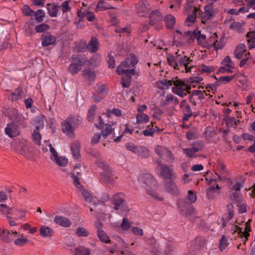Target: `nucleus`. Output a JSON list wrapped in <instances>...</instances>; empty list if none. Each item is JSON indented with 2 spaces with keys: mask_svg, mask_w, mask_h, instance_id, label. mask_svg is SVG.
<instances>
[{
  "mask_svg": "<svg viewBox=\"0 0 255 255\" xmlns=\"http://www.w3.org/2000/svg\"><path fill=\"white\" fill-rule=\"evenodd\" d=\"M168 64L174 69L181 72L193 73L196 72V68L192 64V60L183 53L176 52L167 59Z\"/></svg>",
  "mask_w": 255,
  "mask_h": 255,
  "instance_id": "nucleus-1",
  "label": "nucleus"
},
{
  "mask_svg": "<svg viewBox=\"0 0 255 255\" xmlns=\"http://www.w3.org/2000/svg\"><path fill=\"white\" fill-rule=\"evenodd\" d=\"M138 181L142 187L145 189L146 194L149 197L158 201L163 200V197L157 191L158 185L157 182L151 174L149 173L140 174L138 177Z\"/></svg>",
  "mask_w": 255,
  "mask_h": 255,
  "instance_id": "nucleus-2",
  "label": "nucleus"
},
{
  "mask_svg": "<svg viewBox=\"0 0 255 255\" xmlns=\"http://www.w3.org/2000/svg\"><path fill=\"white\" fill-rule=\"evenodd\" d=\"M202 81L203 78L200 76L189 77L185 82L180 79H174L172 90L179 96L184 97L186 95L185 91L188 92L191 88L198 87Z\"/></svg>",
  "mask_w": 255,
  "mask_h": 255,
  "instance_id": "nucleus-3",
  "label": "nucleus"
},
{
  "mask_svg": "<svg viewBox=\"0 0 255 255\" xmlns=\"http://www.w3.org/2000/svg\"><path fill=\"white\" fill-rule=\"evenodd\" d=\"M117 73L123 75L122 84L123 87H128L130 85L131 78L135 74L134 69L126 60L117 67Z\"/></svg>",
  "mask_w": 255,
  "mask_h": 255,
  "instance_id": "nucleus-4",
  "label": "nucleus"
},
{
  "mask_svg": "<svg viewBox=\"0 0 255 255\" xmlns=\"http://www.w3.org/2000/svg\"><path fill=\"white\" fill-rule=\"evenodd\" d=\"M246 179L244 176L237 177L231 183L230 191L232 193V198L238 203H241L243 196L240 192L241 189L244 187Z\"/></svg>",
  "mask_w": 255,
  "mask_h": 255,
  "instance_id": "nucleus-5",
  "label": "nucleus"
},
{
  "mask_svg": "<svg viewBox=\"0 0 255 255\" xmlns=\"http://www.w3.org/2000/svg\"><path fill=\"white\" fill-rule=\"evenodd\" d=\"M12 148L24 157L31 160L33 157L32 148L25 140H16L12 145Z\"/></svg>",
  "mask_w": 255,
  "mask_h": 255,
  "instance_id": "nucleus-6",
  "label": "nucleus"
},
{
  "mask_svg": "<svg viewBox=\"0 0 255 255\" xmlns=\"http://www.w3.org/2000/svg\"><path fill=\"white\" fill-rule=\"evenodd\" d=\"M184 14L187 15L185 20V24L188 26L191 25L196 21V17L198 14H200V10L198 7L196 6L190 1H187L184 8Z\"/></svg>",
  "mask_w": 255,
  "mask_h": 255,
  "instance_id": "nucleus-7",
  "label": "nucleus"
},
{
  "mask_svg": "<svg viewBox=\"0 0 255 255\" xmlns=\"http://www.w3.org/2000/svg\"><path fill=\"white\" fill-rule=\"evenodd\" d=\"M157 166L156 171L159 175L165 179H174L176 178L174 168L161 163L160 161H157Z\"/></svg>",
  "mask_w": 255,
  "mask_h": 255,
  "instance_id": "nucleus-8",
  "label": "nucleus"
},
{
  "mask_svg": "<svg viewBox=\"0 0 255 255\" xmlns=\"http://www.w3.org/2000/svg\"><path fill=\"white\" fill-rule=\"evenodd\" d=\"M187 36H190L193 40L196 39L198 44L202 47H209L210 38L207 40L206 35L201 33L200 31L196 30L193 31H188Z\"/></svg>",
  "mask_w": 255,
  "mask_h": 255,
  "instance_id": "nucleus-9",
  "label": "nucleus"
},
{
  "mask_svg": "<svg viewBox=\"0 0 255 255\" xmlns=\"http://www.w3.org/2000/svg\"><path fill=\"white\" fill-rule=\"evenodd\" d=\"M46 145H48L49 147L50 151L51 153L50 158L54 162H55L58 166H65L68 164V159L64 156H58L57 152L52 146V144L49 143V141H46Z\"/></svg>",
  "mask_w": 255,
  "mask_h": 255,
  "instance_id": "nucleus-10",
  "label": "nucleus"
},
{
  "mask_svg": "<svg viewBox=\"0 0 255 255\" xmlns=\"http://www.w3.org/2000/svg\"><path fill=\"white\" fill-rule=\"evenodd\" d=\"M74 62L70 64L68 67L69 72L72 75H75L81 70L84 64L85 60L80 55H76L72 57Z\"/></svg>",
  "mask_w": 255,
  "mask_h": 255,
  "instance_id": "nucleus-11",
  "label": "nucleus"
},
{
  "mask_svg": "<svg viewBox=\"0 0 255 255\" xmlns=\"http://www.w3.org/2000/svg\"><path fill=\"white\" fill-rule=\"evenodd\" d=\"M204 147V143L202 141H194L191 146L183 149L184 154L188 157H193L197 152L201 150Z\"/></svg>",
  "mask_w": 255,
  "mask_h": 255,
  "instance_id": "nucleus-12",
  "label": "nucleus"
},
{
  "mask_svg": "<svg viewBox=\"0 0 255 255\" xmlns=\"http://www.w3.org/2000/svg\"><path fill=\"white\" fill-rule=\"evenodd\" d=\"M99 123H95V126L99 129H102V135L104 138H106L111 134H113V137L116 136V134L113 132V129L112 126L110 124H104V120L102 119L101 117H99Z\"/></svg>",
  "mask_w": 255,
  "mask_h": 255,
  "instance_id": "nucleus-13",
  "label": "nucleus"
},
{
  "mask_svg": "<svg viewBox=\"0 0 255 255\" xmlns=\"http://www.w3.org/2000/svg\"><path fill=\"white\" fill-rule=\"evenodd\" d=\"M225 45V38L224 36H222L218 40L216 33H213L210 37V43H209V47H213L217 51L219 49L223 48Z\"/></svg>",
  "mask_w": 255,
  "mask_h": 255,
  "instance_id": "nucleus-14",
  "label": "nucleus"
},
{
  "mask_svg": "<svg viewBox=\"0 0 255 255\" xmlns=\"http://www.w3.org/2000/svg\"><path fill=\"white\" fill-rule=\"evenodd\" d=\"M4 130L5 134L10 138L17 136L20 133L18 126L13 122L7 124Z\"/></svg>",
  "mask_w": 255,
  "mask_h": 255,
  "instance_id": "nucleus-15",
  "label": "nucleus"
},
{
  "mask_svg": "<svg viewBox=\"0 0 255 255\" xmlns=\"http://www.w3.org/2000/svg\"><path fill=\"white\" fill-rule=\"evenodd\" d=\"M118 196V195H116L114 197V209L118 211L120 214L126 213L128 211L127 205L122 198L116 199Z\"/></svg>",
  "mask_w": 255,
  "mask_h": 255,
  "instance_id": "nucleus-16",
  "label": "nucleus"
},
{
  "mask_svg": "<svg viewBox=\"0 0 255 255\" xmlns=\"http://www.w3.org/2000/svg\"><path fill=\"white\" fill-rule=\"evenodd\" d=\"M75 128L68 122L66 120L61 123V129L63 133L66 134L68 137L74 138L75 136Z\"/></svg>",
  "mask_w": 255,
  "mask_h": 255,
  "instance_id": "nucleus-17",
  "label": "nucleus"
},
{
  "mask_svg": "<svg viewBox=\"0 0 255 255\" xmlns=\"http://www.w3.org/2000/svg\"><path fill=\"white\" fill-rule=\"evenodd\" d=\"M165 191L175 196H178L180 195V190L175 183V182L172 181L167 182L165 186Z\"/></svg>",
  "mask_w": 255,
  "mask_h": 255,
  "instance_id": "nucleus-18",
  "label": "nucleus"
},
{
  "mask_svg": "<svg viewBox=\"0 0 255 255\" xmlns=\"http://www.w3.org/2000/svg\"><path fill=\"white\" fill-rule=\"evenodd\" d=\"M99 177L100 181L106 184L112 183L115 181V178L111 170L100 172Z\"/></svg>",
  "mask_w": 255,
  "mask_h": 255,
  "instance_id": "nucleus-19",
  "label": "nucleus"
},
{
  "mask_svg": "<svg viewBox=\"0 0 255 255\" xmlns=\"http://www.w3.org/2000/svg\"><path fill=\"white\" fill-rule=\"evenodd\" d=\"M107 87L104 85L100 86L97 91L93 96V99L96 102H99L102 100L107 94Z\"/></svg>",
  "mask_w": 255,
  "mask_h": 255,
  "instance_id": "nucleus-20",
  "label": "nucleus"
},
{
  "mask_svg": "<svg viewBox=\"0 0 255 255\" xmlns=\"http://www.w3.org/2000/svg\"><path fill=\"white\" fill-rule=\"evenodd\" d=\"M156 153L161 158L168 157L172 158V155L170 150L163 146L157 145L155 147Z\"/></svg>",
  "mask_w": 255,
  "mask_h": 255,
  "instance_id": "nucleus-21",
  "label": "nucleus"
},
{
  "mask_svg": "<svg viewBox=\"0 0 255 255\" xmlns=\"http://www.w3.org/2000/svg\"><path fill=\"white\" fill-rule=\"evenodd\" d=\"M78 15L81 19L86 18L90 22L93 21L95 18L94 14L85 8H82L80 10L78 11Z\"/></svg>",
  "mask_w": 255,
  "mask_h": 255,
  "instance_id": "nucleus-22",
  "label": "nucleus"
},
{
  "mask_svg": "<svg viewBox=\"0 0 255 255\" xmlns=\"http://www.w3.org/2000/svg\"><path fill=\"white\" fill-rule=\"evenodd\" d=\"M174 79H178L177 78H173L171 80L163 79L159 80L155 83V87L161 90H166L169 89L173 84Z\"/></svg>",
  "mask_w": 255,
  "mask_h": 255,
  "instance_id": "nucleus-23",
  "label": "nucleus"
},
{
  "mask_svg": "<svg viewBox=\"0 0 255 255\" xmlns=\"http://www.w3.org/2000/svg\"><path fill=\"white\" fill-rule=\"evenodd\" d=\"M17 233L16 231H8L6 229H3L1 231V234L0 233V237L1 239L5 242L8 243L10 242L11 239L13 236H15Z\"/></svg>",
  "mask_w": 255,
  "mask_h": 255,
  "instance_id": "nucleus-24",
  "label": "nucleus"
},
{
  "mask_svg": "<svg viewBox=\"0 0 255 255\" xmlns=\"http://www.w3.org/2000/svg\"><path fill=\"white\" fill-rule=\"evenodd\" d=\"M54 222L55 224L66 228L69 227L71 224L68 218L61 216H56L54 219Z\"/></svg>",
  "mask_w": 255,
  "mask_h": 255,
  "instance_id": "nucleus-25",
  "label": "nucleus"
},
{
  "mask_svg": "<svg viewBox=\"0 0 255 255\" xmlns=\"http://www.w3.org/2000/svg\"><path fill=\"white\" fill-rule=\"evenodd\" d=\"M149 18V24L151 25H154L162 20V15L158 10H154L150 13Z\"/></svg>",
  "mask_w": 255,
  "mask_h": 255,
  "instance_id": "nucleus-26",
  "label": "nucleus"
},
{
  "mask_svg": "<svg viewBox=\"0 0 255 255\" xmlns=\"http://www.w3.org/2000/svg\"><path fill=\"white\" fill-rule=\"evenodd\" d=\"M13 113L14 115L13 117H11V119L18 123L22 127H26L27 123L24 117L22 115L20 114L16 110H14Z\"/></svg>",
  "mask_w": 255,
  "mask_h": 255,
  "instance_id": "nucleus-27",
  "label": "nucleus"
},
{
  "mask_svg": "<svg viewBox=\"0 0 255 255\" xmlns=\"http://www.w3.org/2000/svg\"><path fill=\"white\" fill-rule=\"evenodd\" d=\"M56 40V38L55 36L52 35L49 33H47L43 36L42 38L41 44L43 46H47L54 44Z\"/></svg>",
  "mask_w": 255,
  "mask_h": 255,
  "instance_id": "nucleus-28",
  "label": "nucleus"
},
{
  "mask_svg": "<svg viewBox=\"0 0 255 255\" xmlns=\"http://www.w3.org/2000/svg\"><path fill=\"white\" fill-rule=\"evenodd\" d=\"M101 226V223H99L97 225V227L98 228L97 231V236L99 240L105 244H107L110 242V237L106 234V233L102 229H100L99 227Z\"/></svg>",
  "mask_w": 255,
  "mask_h": 255,
  "instance_id": "nucleus-29",
  "label": "nucleus"
},
{
  "mask_svg": "<svg viewBox=\"0 0 255 255\" xmlns=\"http://www.w3.org/2000/svg\"><path fill=\"white\" fill-rule=\"evenodd\" d=\"M87 45V49L91 53H95L99 48V42L95 37H92Z\"/></svg>",
  "mask_w": 255,
  "mask_h": 255,
  "instance_id": "nucleus-30",
  "label": "nucleus"
},
{
  "mask_svg": "<svg viewBox=\"0 0 255 255\" xmlns=\"http://www.w3.org/2000/svg\"><path fill=\"white\" fill-rule=\"evenodd\" d=\"M203 17L207 19H212L215 16V11L213 6L211 4L206 5L204 7V12L203 13Z\"/></svg>",
  "mask_w": 255,
  "mask_h": 255,
  "instance_id": "nucleus-31",
  "label": "nucleus"
},
{
  "mask_svg": "<svg viewBox=\"0 0 255 255\" xmlns=\"http://www.w3.org/2000/svg\"><path fill=\"white\" fill-rule=\"evenodd\" d=\"M96 109L97 108L96 106H92L90 109L88 116V120L89 122H94L95 121V123L99 122L98 117L100 116L96 115Z\"/></svg>",
  "mask_w": 255,
  "mask_h": 255,
  "instance_id": "nucleus-32",
  "label": "nucleus"
},
{
  "mask_svg": "<svg viewBox=\"0 0 255 255\" xmlns=\"http://www.w3.org/2000/svg\"><path fill=\"white\" fill-rule=\"evenodd\" d=\"M150 151L145 146H139L135 154L141 158H147L149 156Z\"/></svg>",
  "mask_w": 255,
  "mask_h": 255,
  "instance_id": "nucleus-33",
  "label": "nucleus"
},
{
  "mask_svg": "<svg viewBox=\"0 0 255 255\" xmlns=\"http://www.w3.org/2000/svg\"><path fill=\"white\" fill-rule=\"evenodd\" d=\"M82 75L84 78L89 81V83L93 82L96 78V74L94 71L89 69L84 70L82 71Z\"/></svg>",
  "mask_w": 255,
  "mask_h": 255,
  "instance_id": "nucleus-34",
  "label": "nucleus"
},
{
  "mask_svg": "<svg viewBox=\"0 0 255 255\" xmlns=\"http://www.w3.org/2000/svg\"><path fill=\"white\" fill-rule=\"evenodd\" d=\"M74 255H91V250L84 246H80L76 247L73 252Z\"/></svg>",
  "mask_w": 255,
  "mask_h": 255,
  "instance_id": "nucleus-35",
  "label": "nucleus"
},
{
  "mask_svg": "<svg viewBox=\"0 0 255 255\" xmlns=\"http://www.w3.org/2000/svg\"><path fill=\"white\" fill-rule=\"evenodd\" d=\"M166 26L168 29H172L175 24V17L171 14H167L164 17Z\"/></svg>",
  "mask_w": 255,
  "mask_h": 255,
  "instance_id": "nucleus-36",
  "label": "nucleus"
},
{
  "mask_svg": "<svg viewBox=\"0 0 255 255\" xmlns=\"http://www.w3.org/2000/svg\"><path fill=\"white\" fill-rule=\"evenodd\" d=\"M246 51V46L245 44H239L235 49L234 53L235 57L237 59H241L244 53Z\"/></svg>",
  "mask_w": 255,
  "mask_h": 255,
  "instance_id": "nucleus-37",
  "label": "nucleus"
},
{
  "mask_svg": "<svg viewBox=\"0 0 255 255\" xmlns=\"http://www.w3.org/2000/svg\"><path fill=\"white\" fill-rule=\"evenodd\" d=\"M72 126L75 128L79 126L82 122V119L80 117L78 116L71 115L69 116L66 119Z\"/></svg>",
  "mask_w": 255,
  "mask_h": 255,
  "instance_id": "nucleus-38",
  "label": "nucleus"
},
{
  "mask_svg": "<svg viewBox=\"0 0 255 255\" xmlns=\"http://www.w3.org/2000/svg\"><path fill=\"white\" fill-rule=\"evenodd\" d=\"M149 120V117L144 113H137L136 115V123L137 125L147 123Z\"/></svg>",
  "mask_w": 255,
  "mask_h": 255,
  "instance_id": "nucleus-39",
  "label": "nucleus"
},
{
  "mask_svg": "<svg viewBox=\"0 0 255 255\" xmlns=\"http://www.w3.org/2000/svg\"><path fill=\"white\" fill-rule=\"evenodd\" d=\"M53 234V230L46 226H41L40 228V235L42 237H51Z\"/></svg>",
  "mask_w": 255,
  "mask_h": 255,
  "instance_id": "nucleus-40",
  "label": "nucleus"
},
{
  "mask_svg": "<svg viewBox=\"0 0 255 255\" xmlns=\"http://www.w3.org/2000/svg\"><path fill=\"white\" fill-rule=\"evenodd\" d=\"M87 42L85 40H82L76 43L74 48L75 51L78 52H83L87 49Z\"/></svg>",
  "mask_w": 255,
  "mask_h": 255,
  "instance_id": "nucleus-41",
  "label": "nucleus"
},
{
  "mask_svg": "<svg viewBox=\"0 0 255 255\" xmlns=\"http://www.w3.org/2000/svg\"><path fill=\"white\" fill-rule=\"evenodd\" d=\"M47 9L48 13L50 16L55 17L57 16L58 11V7L57 5L52 4H48Z\"/></svg>",
  "mask_w": 255,
  "mask_h": 255,
  "instance_id": "nucleus-42",
  "label": "nucleus"
},
{
  "mask_svg": "<svg viewBox=\"0 0 255 255\" xmlns=\"http://www.w3.org/2000/svg\"><path fill=\"white\" fill-rule=\"evenodd\" d=\"M244 23L239 22H234L230 25V29L234 30L237 32L241 33L243 32V27Z\"/></svg>",
  "mask_w": 255,
  "mask_h": 255,
  "instance_id": "nucleus-43",
  "label": "nucleus"
},
{
  "mask_svg": "<svg viewBox=\"0 0 255 255\" xmlns=\"http://www.w3.org/2000/svg\"><path fill=\"white\" fill-rule=\"evenodd\" d=\"M71 151L73 157L78 159L80 156V147L78 143H72L71 145Z\"/></svg>",
  "mask_w": 255,
  "mask_h": 255,
  "instance_id": "nucleus-44",
  "label": "nucleus"
},
{
  "mask_svg": "<svg viewBox=\"0 0 255 255\" xmlns=\"http://www.w3.org/2000/svg\"><path fill=\"white\" fill-rule=\"evenodd\" d=\"M12 209L6 205L4 204H1L0 205V212H1L2 214L6 215L7 218H9V215L12 214Z\"/></svg>",
  "mask_w": 255,
  "mask_h": 255,
  "instance_id": "nucleus-45",
  "label": "nucleus"
},
{
  "mask_svg": "<svg viewBox=\"0 0 255 255\" xmlns=\"http://www.w3.org/2000/svg\"><path fill=\"white\" fill-rule=\"evenodd\" d=\"M111 8H112V6L109 3L101 0L98 3L96 10V11H103Z\"/></svg>",
  "mask_w": 255,
  "mask_h": 255,
  "instance_id": "nucleus-46",
  "label": "nucleus"
},
{
  "mask_svg": "<svg viewBox=\"0 0 255 255\" xmlns=\"http://www.w3.org/2000/svg\"><path fill=\"white\" fill-rule=\"evenodd\" d=\"M45 117L42 116H38L35 118L36 129L38 130L44 127Z\"/></svg>",
  "mask_w": 255,
  "mask_h": 255,
  "instance_id": "nucleus-47",
  "label": "nucleus"
},
{
  "mask_svg": "<svg viewBox=\"0 0 255 255\" xmlns=\"http://www.w3.org/2000/svg\"><path fill=\"white\" fill-rule=\"evenodd\" d=\"M28 242V240L23 236V235H19L18 238L14 241L15 245L18 247H22Z\"/></svg>",
  "mask_w": 255,
  "mask_h": 255,
  "instance_id": "nucleus-48",
  "label": "nucleus"
},
{
  "mask_svg": "<svg viewBox=\"0 0 255 255\" xmlns=\"http://www.w3.org/2000/svg\"><path fill=\"white\" fill-rule=\"evenodd\" d=\"M229 243L225 235L222 236V238L220 241L219 248L221 251H223L227 249Z\"/></svg>",
  "mask_w": 255,
  "mask_h": 255,
  "instance_id": "nucleus-49",
  "label": "nucleus"
},
{
  "mask_svg": "<svg viewBox=\"0 0 255 255\" xmlns=\"http://www.w3.org/2000/svg\"><path fill=\"white\" fill-rule=\"evenodd\" d=\"M76 234L78 237H88L89 235L88 231L82 227H79L77 228Z\"/></svg>",
  "mask_w": 255,
  "mask_h": 255,
  "instance_id": "nucleus-50",
  "label": "nucleus"
},
{
  "mask_svg": "<svg viewBox=\"0 0 255 255\" xmlns=\"http://www.w3.org/2000/svg\"><path fill=\"white\" fill-rule=\"evenodd\" d=\"M185 101H183L181 103V106L182 107V111L184 116L191 117L192 115V111L188 105H185Z\"/></svg>",
  "mask_w": 255,
  "mask_h": 255,
  "instance_id": "nucleus-51",
  "label": "nucleus"
},
{
  "mask_svg": "<svg viewBox=\"0 0 255 255\" xmlns=\"http://www.w3.org/2000/svg\"><path fill=\"white\" fill-rule=\"evenodd\" d=\"M44 13L43 10L39 9L36 11H34L33 15L35 16V19L37 22H40L43 20V18L44 16Z\"/></svg>",
  "mask_w": 255,
  "mask_h": 255,
  "instance_id": "nucleus-52",
  "label": "nucleus"
},
{
  "mask_svg": "<svg viewBox=\"0 0 255 255\" xmlns=\"http://www.w3.org/2000/svg\"><path fill=\"white\" fill-rule=\"evenodd\" d=\"M155 132V129L153 128V125L151 123L147 127V128L143 130V134L145 136H152Z\"/></svg>",
  "mask_w": 255,
  "mask_h": 255,
  "instance_id": "nucleus-53",
  "label": "nucleus"
},
{
  "mask_svg": "<svg viewBox=\"0 0 255 255\" xmlns=\"http://www.w3.org/2000/svg\"><path fill=\"white\" fill-rule=\"evenodd\" d=\"M235 75H236V77H237L241 84L243 85H246L247 84V78L244 73L240 72L239 73L235 74Z\"/></svg>",
  "mask_w": 255,
  "mask_h": 255,
  "instance_id": "nucleus-54",
  "label": "nucleus"
},
{
  "mask_svg": "<svg viewBox=\"0 0 255 255\" xmlns=\"http://www.w3.org/2000/svg\"><path fill=\"white\" fill-rule=\"evenodd\" d=\"M22 95V93L19 89H18L15 92L13 93L9 97V99L12 101H16L21 99Z\"/></svg>",
  "mask_w": 255,
  "mask_h": 255,
  "instance_id": "nucleus-55",
  "label": "nucleus"
},
{
  "mask_svg": "<svg viewBox=\"0 0 255 255\" xmlns=\"http://www.w3.org/2000/svg\"><path fill=\"white\" fill-rule=\"evenodd\" d=\"M132 68L138 63L136 57L133 54H130L126 60Z\"/></svg>",
  "mask_w": 255,
  "mask_h": 255,
  "instance_id": "nucleus-56",
  "label": "nucleus"
},
{
  "mask_svg": "<svg viewBox=\"0 0 255 255\" xmlns=\"http://www.w3.org/2000/svg\"><path fill=\"white\" fill-rule=\"evenodd\" d=\"M32 137L33 141L37 145L40 144V141L41 139V136L40 133L37 130H34L32 134Z\"/></svg>",
  "mask_w": 255,
  "mask_h": 255,
  "instance_id": "nucleus-57",
  "label": "nucleus"
},
{
  "mask_svg": "<svg viewBox=\"0 0 255 255\" xmlns=\"http://www.w3.org/2000/svg\"><path fill=\"white\" fill-rule=\"evenodd\" d=\"M125 146L127 150L132 152L133 153L136 154L139 146L136 145L132 142H129L125 144Z\"/></svg>",
  "mask_w": 255,
  "mask_h": 255,
  "instance_id": "nucleus-58",
  "label": "nucleus"
},
{
  "mask_svg": "<svg viewBox=\"0 0 255 255\" xmlns=\"http://www.w3.org/2000/svg\"><path fill=\"white\" fill-rule=\"evenodd\" d=\"M81 191V193L85 198V200L88 202H91L92 201V196L91 194L86 189L83 187L82 189H79Z\"/></svg>",
  "mask_w": 255,
  "mask_h": 255,
  "instance_id": "nucleus-59",
  "label": "nucleus"
},
{
  "mask_svg": "<svg viewBox=\"0 0 255 255\" xmlns=\"http://www.w3.org/2000/svg\"><path fill=\"white\" fill-rule=\"evenodd\" d=\"M96 163L99 167L104 170L103 172H106L107 171L110 170L109 169V166L108 165L107 163L104 160L99 159L96 161Z\"/></svg>",
  "mask_w": 255,
  "mask_h": 255,
  "instance_id": "nucleus-60",
  "label": "nucleus"
},
{
  "mask_svg": "<svg viewBox=\"0 0 255 255\" xmlns=\"http://www.w3.org/2000/svg\"><path fill=\"white\" fill-rule=\"evenodd\" d=\"M49 26L45 23L40 24L35 27V30L37 32L41 33L49 29Z\"/></svg>",
  "mask_w": 255,
  "mask_h": 255,
  "instance_id": "nucleus-61",
  "label": "nucleus"
},
{
  "mask_svg": "<svg viewBox=\"0 0 255 255\" xmlns=\"http://www.w3.org/2000/svg\"><path fill=\"white\" fill-rule=\"evenodd\" d=\"M71 176L73 180L74 185L78 189H82L83 186L81 185L79 177L75 175V173H71Z\"/></svg>",
  "mask_w": 255,
  "mask_h": 255,
  "instance_id": "nucleus-62",
  "label": "nucleus"
},
{
  "mask_svg": "<svg viewBox=\"0 0 255 255\" xmlns=\"http://www.w3.org/2000/svg\"><path fill=\"white\" fill-rule=\"evenodd\" d=\"M222 64L223 65L226 66V67H231L232 68H234L235 65L234 63L232 61L230 56H226L224 59Z\"/></svg>",
  "mask_w": 255,
  "mask_h": 255,
  "instance_id": "nucleus-63",
  "label": "nucleus"
},
{
  "mask_svg": "<svg viewBox=\"0 0 255 255\" xmlns=\"http://www.w3.org/2000/svg\"><path fill=\"white\" fill-rule=\"evenodd\" d=\"M102 134L100 133H95L91 138V143L93 145L97 144L101 138Z\"/></svg>",
  "mask_w": 255,
  "mask_h": 255,
  "instance_id": "nucleus-64",
  "label": "nucleus"
}]
</instances>
